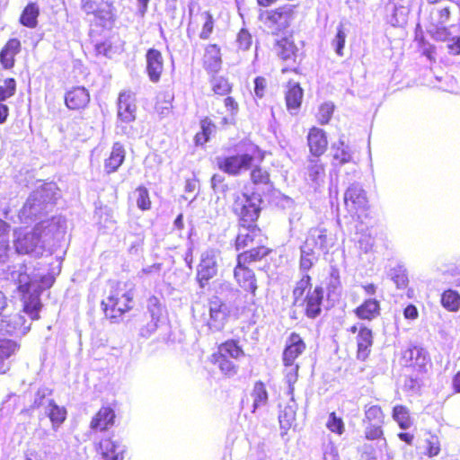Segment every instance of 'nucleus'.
Masks as SVG:
<instances>
[{"mask_svg":"<svg viewBox=\"0 0 460 460\" xmlns=\"http://www.w3.org/2000/svg\"><path fill=\"white\" fill-rule=\"evenodd\" d=\"M324 290L321 286H314L313 278L302 274L296 281L292 290V305L302 309L305 316L315 319L323 312Z\"/></svg>","mask_w":460,"mask_h":460,"instance_id":"obj_1","label":"nucleus"},{"mask_svg":"<svg viewBox=\"0 0 460 460\" xmlns=\"http://www.w3.org/2000/svg\"><path fill=\"white\" fill-rule=\"evenodd\" d=\"M266 156V152L253 143H248L243 148L231 155L217 157V166L223 172L238 176L250 170L254 164H261Z\"/></svg>","mask_w":460,"mask_h":460,"instance_id":"obj_2","label":"nucleus"},{"mask_svg":"<svg viewBox=\"0 0 460 460\" xmlns=\"http://www.w3.org/2000/svg\"><path fill=\"white\" fill-rule=\"evenodd\" d=\"M307 349L305 339L296 332H292L287 337L282 352V363L284 367V377L288 385V394L293 400L295 384L298 380L299 364L296 359L302 356Z\"/></svg>","mask_w":460,"mask_h":460,"instance_id":"obj_3","label":"nucleus"},{"mask_svg":"<svg viewBox=\"0 0 460 460\" xmlns=\"http://www.w3.org/2000/svg\"><path fill=\"white\" fill-rule=\"evenodd\" d=\"M101 306L107 319L119 323L135 306L133 292L127 289L125 284L115 282L111 285L110 294L102 300Z\"/></svg>","mask_w":460,"mask_h":460,"instance_id":"obj_4","label":"nucleus"},{"mask_svg":"<svg viewBox=\"0 0 460 460\" xmlns=\"http://www.w3.org/2000/svg\"><path fill=\"white\" fill-rule=\"evenodd\" d=\"M268 235L258 225L242 226H238L234 246L236 251H242L237 255L258 252L261 255L260 261H262L273 252L268 246Z\"/></svg>","mask_w":460,"mask_h":460,"instance_id":"obj_5","label":"nucleus"},{"mask_svg":"<svg viewBox=\"0 0 460 460\" xmlns=\"http://www.w3.org/2000/svg\"><path fill=\"white\" fill-rule=\"evenodd\" d=\"M244 356L245 351L239 341L228 339L217 345V350L210 355L209 361L225 377L230 378L236 376L239 371L235 361Z\"/></svg>","mask_w":460,"mask_h":460,"instance_id":"obj_6","label":"nucleus"},{"mask_svg":"<svg viewBox=\"0 0 460 460\" xmlns=\"http://www.w3.org/2000/svg\"><path fill=\"white\" fill-rule=\"evenodd\" d=\"M245 255H236V264L233 270L235 282L240 288L246 294L254 297L259 288L256 274L249 267L252 263L260 262V253L251 252Z\"/></svg>","mask_w":460,"mask_h":460,"instance_id":"obj_7","label":"nucleus"},{"mask_svg":"<svg viewBox=\"0 0 460 460\" xmlns=\"http://www.w3.org/2000/svg\"><path fill=\"white\" fill-rule=\"evenodd\" d=\"M42 235L43 229L39 225L30 231L24 228L15 229L13 241L14 251L21 255L34 254L40 257L45 251Z\"/></svg>","mask_w":460,"mask_h":460,"instance_id":"obj_8","label":"nucleus"},{"mask_svg":"<svg viewBox=\"0 0 460 460\" xmlns=\"http://www.w3.org/2000/svg\"><path fill=\"white\" fill-rule=\"evenodd\" d=\"M12 276L16 282L17 290L21 294L22 311L26 313L31 320H38L40 318L39 312L41 308L40 298L41 290L31 291V281L29 274L25 271L13 272Z\"/></svg>","mask_w":460,"mask_h":460,"instance_id":"obj_9","label":"nucleus"},{"mask_svg":"<svg viewBox=\"0 0 460 460\" xmlns=\"http://www.w3.org/2000/svg\"><path fill=\"white\" fill-rule=\"evenodd\" d=\"M296 8V4H285L270 10H264L260 12L259 20L271 29L273 34L279 35L291 25Z\"/></svg>","mask_w":460,"mask_h":460,"instance_id":"obj_10","label":"nucleus"},{"mask_svg":"<svg viewBox=\"0 0 460 460\" xmlns=\"http://www.w3.org/2000/svg\"><path fill=\"white\" fill-rule=\"evenodd\" d=\"M253 194L245 192L237 193L233 201L232 211L237 217L238 226L258 225L261 208L258 199V203L253 202Z\"/></svg>","mask_w":460,"mask_h":460,"instance_id":"obj_11","label":"nucleus"},{"mask_svg":"<svg viewBox=\"0 0 460 460\" xmlns=\"http://www.w3.org/2000/svg\"><path fill=\"white\" fill-rule=\"evenodd\" d=\"M275 49L279 58L288 64L282 68V73L293 72L301 75L300 64L305 54L296 45L292 36H285L275 42Z\"/></svg>","mask_w":460,"mask_h":460,"instance_id":"obj_12","label":"nucleus"},{"mask_svg":"<svg viewBox=\"0 0 460 460\" xmlns=\"http://www.w3.org/2000/svg\"><path fill=\"white\" fill-rule=\"evenodd\" d=\"M365 425L364 437L367 440L385 441L383 426L385 425V414L379 404L366 403L363 407Z\"/></svg>","mask_w":460,"mask_h":460,"instance_id":"obj_13","label":"nucleus"},{"mask_svg":"<svg viewBox=\"0 0 460 460\" xmlns=\"http://www.w3.org/2000/svg\"><path fill=\"white\" fill-rule=\"evenodd\" d=\"M344 204L351 218L363 222L369 217V204L365 190L358 184H351L344 193Z\"/></svg>","mask_w":460,"mask_h":460,"instance_id":"obj_14","label":"nucleus"},{"mask_svg":"<svg viewBox=\"0 0 460 460\" xmlns=\"http://www.w3.org/2000/svg\"><path fill=\"white\" fill-rule=\"evenodd\" d=\"M114 401L111 404H102L92 417L89 428L94 432H106L112 429L116 423V407Z\"/></svg>","mask_w":460,"mask_h":460,"instance_id":"obj_15","label":"nucleus"},{"mask_svg":"<svg viewBox=\"0 0 460 460\" xmlns=\"http://www.w3.org/2000/svg\"><path fill=\"white\" fill-rule=\"evenodd\" d=\"M208 308L207 325L214 332L221 331L229 317L228 307L220 297L214 296L208 300Z\"/></svg>","mask_w":460,"mask_h":460,"instance_id":"obj_16","label":"nucleus"},{"mask_svg":"<svg viewBox=\"0 0 460 460\" xmlns=\"http://www.w3.org/2000/svg\"><path fill=\"white\" fill-rule=\"evenodd\" d=\"M306 146L310 157H321L328 150L329 140L327 132L317 126L310 127L306 134Z\"/></svg>","mask_w":460,"mask_h":460,"instance_id":"obj_17","label":"nucleus"},{"mask_svg":"<svg viewBox=\"0 0 460 460\" xmlns=\"http://www.w3.org/2000/svg\"><path fill=\"white\" fill-rule=\"evenodd\" d=\"M200 63L208 75L217 74L223 66V52L220 45L208 43L204 46Z\"/></svg>","mask_w":460,"mask_h":460,"instance_id":"obj_18","label":"nucleus"},{"mask_svg":"<svg viewBox=\"0 0 460 460\" xmlns=\"http://www.w3.org/2000/svg\"><path fill=\"white\" fill-rule=\"evenodd\" d=\"M404 366L413 372L424 373L428 365H430V358L426 349L420 346H411L402 353Z\"/></svg>","mask_w":460,"mask_h":460,"instance_id":"obj_19","label":"nucleus"},{"mask_svg":"<svg viewBox=\"0 0 460 460\" xmlns=\"http://www.w3.org/2000/svg\"><path fill=\"white\" fill-rule=\"evenodd\" d=\"M349 332L358 333L356 336L357 358L361 361L367 360L370 356L371 348L374 343L372 330L363 324L360 326L354 324L349 327Z\"/></svg>","mask_w":460,"mask_h":460,"instance_id":"obj_20","label":"nucleus"},{"mask_svg":"<svg viewBox=\"0 0 460 460\" xmlns=\"http://www.w3.org/2000/svg\"><path fill=\"white\" fill-rule=\"evenodd\" d=\"M146 72L152 83H158L161 80L164 70V59L160 50L150 48L146 53Z\"/></svg>","mask_w":460,"mask_h":460,"instance_id":"obj_21","label":"nucleus"},{"mask_svg":"<svg viewBox=\"0 0 460 460\" xmlns=\"http://www.w3.org/2000/svg\"><path fill=\"white\" fill-rule=\"evenodd\" d=\"M217 274V263L215 257L211 254L202 256L196 273V281L199 286L204 288Z\"/></svg>","mask_w":460,"mask_h":460,"instance_id":"obj_22","label":"nucleus"},{"mask_svg":"<svg viewBox=\"0 0 460 460\" xmlns=\"http://www.w3.org/2000/svg\"><path fill=\"white\" fill-rule=\"evenodd\" d=\"M137 112L136 99L133 93L125 91L119 93L118 99V118L123 123L135 120Z\"/></svg>","mask_w":460,"mask_h":460,"instance_id":"obj_23","label":"nucleus"},{"mask_svg":"<svg viewBox=\"0 0 460 460\" xmlns=\"http://www.w3.org/2000/svg\"><path fill=\"white\" fill-rule=\"evenodd\" d=\"M89 91L84 86H75L65 94V103L69 110L81 111L90 103Z\"/></svg>","mask_w":460,"mask_h":460,"instance_id":"obj_24","label":"nucleus"},{"mask_svg":"<svg viewBox=\"0 0 460 460\" xmlns=\"http://www.w3.org/2000/svg\"><path fill=\"white\" fill-rule=\"evenodd\" d=\"M96 453L103 460H123L125 449L111 438H102L95 446Z\"/></svg>","mask_w":460,"mask_h":460,"instance_id":"obj_25","label":"nucleus"},{"mask_svg":"<svg viewBox=\"0 0 460 460\" xmlns=\"http://www.w3.org/2000/svg\"><path fill=\"white\" fill-rule=\"evenodd\" d=\"M22 50V43L17 38L9 39L0 49V65L4 70L14 67L15 58Z\"/></svg>","mask_w":460,"mask_h":460,"instance_id":"obj_26","label":"nucleus"},{"mask_svg":"<svg viewBox=\"0 0 460 460\" xmlns=\"http://www.w3.org/2000/svg\"><path fill=\"white\" fill-rule=\"evenodd\" d=\"M353 313L358 319L371 322L381 314L380 301L376 298H367L353 310Z\"/></svg>","mask_w":460,"mask_h":460,"instance_id":"obj_27","label":"nucleus"},{"mask_svg":"<svg viewBox=\"0 0 460 460\" xmlns=\"http://www.w3.org/2000/svg\"><path fill=\"white\" fill-rule=\"evenodd\" d=\"M81 7L86 14L104 19L111 13L112 3L109 0H81Z\"/></svg>","mask_w":460,"mask_h":460,"instance_id":"obj_28","label":"nucleus"},{"mask_svg":"<svg viewBox=\"0 0 460 460\" xmlns=\"http://www.w3.org/2000/svg\"><path fill=\"white\" fill-rule=\"evenodd\" d=\"M126 157V150L123 145L116 142L112 145L109 156L104 160V171L107 174L113 173L122 165Z\"/></svg>","mask_w":460,"mask_h":460,"instance_id":"obj_29","label":"nucleus"},{"mask_svg":"<svg viewBox=\"0 0 460 460\" xmlns=\"http://www.w3.org/2000/svg\"><path fill=\"white\" fill-rule=\"evenodd\" d=\"M304 91L298 83L288 82L285 93L286 106L288 111L301 107Z\"/></svg>","mask_w":460,"mask_h":460,"instance_id":"obj_30","label":"nucleus"},{"mask_svg":"<svg viewBox=\"0 0 460 460\" xmlns=\"http://www.w3.org/2000/svg\"><path fill=\"white\" fill-rule=\"evenodd\" d=\"M40 8L36 3H29L22 11L19 22L30 29H34L38 25Z\"/></svg>","mask_w":460,"mask_h":460,"instance_id":"obj_31","label":"nucleus"},{"mask_svg":"<svg viewBox=\"0 0 460 460\" xmlns=\"http://www.w3.org/2000/svg\"><path fill=\"white\" fill-rule=\"evenodd\" d=\"M209 75L210 88L214 94L225 96L231 93L233 90V84L226 76L217 75V74Z\"/></svg>","mask_w":460,"mask_h":460,"instance_id":"obj_32","label":"nucleus"},{"mask_svg":"<svg viewBox=\"0 0 460 460\" xmlns=\"http://www.w3.org/2000/svg\"><path fill=\"white\" fill-rule=\"evenodd\" d=\"M199 125L200 130L195 134L194 143L196 146H204L210 139L216 125L208 117L201 119Z\"/></svg>","mask_w":460,"mask_h":460,"instance_id":"obj_33","label":"nucleus"},{"mask_svg":"<svg viewBox=\"0 0 460 460\" xmlns=\"http://www.w3.org/2000/svg\"><path fill=\"white\" fill-rule=\"evenodd\" d=\"M250 181L255 186H273L270 172L260 166L259 164H254L250 169Z\"/></svg>","mask_w":460,"mask_h":460,"instance_id":"obj_34","label":"nucleus"},{"mask_svg":"<svg viewBox=\"0 0 460 460\" xmlns=\"http://www.w3.org/2000/svg\"><path fill=\"white\" fill-rule=\"evenodd\" d=\"M392 417L402 429H406L412 425L410 410L405 405H394L392 409Z\"/></svg>","mask_w":460,"mask_h":460,"instance_id":"obj_35","label":"nucleus"},{"mask_svg":"<svg viewBox=\"0 0 460 460\" xmlns=\"http://www.w3.org/2000/svg\"><path fill=\"white\" fill-rule=\"evenodd\" d=\"M66 410L63 406L58 405L54 401L49 403L48 417L52 424V428L57 429L66 419Z\"/></svg>","mask_w":460,"mask_h":460,"instance_id":"obj_36","label":"nucleus"},{"mask_svg":"<svg viewBox=\"0 0 460 460\" xmlns=\"http://www.w3.org/2000/svg\"><path fill=\"white\" fill-rule=\"evenodd\" d=\"M251 395L253 399L252 411L254 412L257 408L265 405L268 402L269 395L265 384L261 380L256 381L253 385Z\"/></svg>","mask_w":460,"mask_h":460,"instance_id":"obj_37","label":"nucleus"},{"mask_svg":"<svg viewBox=\"0 0 460 460\" xmlns=\"http://www.w3.org/2000/svg\"><path fill=\"white\" fill-rule=\"evenodd\" d=\"M19 344L9 339H0V374L5 372L4 361L18 349Z\"/></svg>","mask_w":460,"mask_h":460,"instance_id":"obj_38","label":"nucleus"},{"mask_svg":"<svg viewBox=\"0 0 460 460\" xmlns=\"http://www.w3.org/2000/svg\"><path fill=\"white\" fill-rule=\"evenodd\" d=\"M199 18L202 22L201 29L199 34V39L207 40L211 37L214 31L215 21L213 15L209 11H205L199 13Z\"/></svg>","mask_w":460,"mask_h":460,"instance_id":"obj_39","label":"nucleus"},{"mask_svg":"<svg viewBox=\"0 0 460 460\" xmlns=\"http://www.w3.org/2000/svg\"><path fill=\"white\" fill-rule=\"evenodd\" d=\"M442 305L450 312H456L460 308V294L453 289H447L441 295Z\"/></svg>","mask_w":460,"mask_h":460,"instance_id":"obj_40","label":"nucleus"},{"mask_svg":"<svg viewBox=\"0 0 460 460\" xmlns=\"http://www.w3.org/2000/svg\"><path fill=\"white\" fill-rule=\"evenodd\" d=\"M335 111V105L326 102L319 105L315 113V119L320 125H327L331 121Z\"/></svg>","mask_w":460,"mask_h":460,"instance_id":"obj_41","label":"nucleus"},{"mask_svg":"<svg viewBox=\"0 0 460 460\" xmlns=\"http://www.w3.org/2000/svg\"><path fill=\"white\" fill-rule=\"evenodd\" d=\"M17 89V84L14 78L8 77L3 80L0 84V102H4L14 96Z\"/></svg>","mask_w":460,"mask_h":460,"instance_id":"obj_42","label":"nucleus"},{"mask_svg":"<svg viewBox=\"0 0 460 460\" xmlns=\"http://www.w3.org/2000/svg\"><path fill=\"white\" fill-rule=\"evenodd\" d=\"M136 192L137 193V208L142 211L149 210L151 208L152 202L149 197L148 190L145 186L140 185L136 189Z\"/></svg>","mask_w":460,"mask_h":460,"instance_id":"obj_43","label":"nucleus"},{"mask_svg":"<svg viewBox=\"0 0 460 460\" xmlns=\"http://www.w3.org/2000/svg\"><path fill=\"white\" fill-rule=\"evenodd\" d=\"M441 451L439 438L432 434L425 440V454L429 457L437 456Z\"/></svg>","mask_w":460,"mask_h":460,"instance_id":"obj_44","label":"nucleus"},{"mask_svg":"<svg viewBox=\"0 0 460 460\" xmlns=\"http://www.w3.org/2000/svg\"><path fill=\"white\" fill-rule=\"evenodd\" d=\"M326 427L331 432L338 435H341L345 429L342 419L338 417L335 411H332L329 414Z\"/></svg>","mask_w":460,"mask_h":460,"instance_id":"obj_45","label":"nucleus"},{"mask_svg":"<svg viewBox=\"0 0 460 460\" xmlns=\"http://www.w3.org/2000/svg\"><path fill=\"white\" fill-rule=\"evenodd\" d=\"M252 43V38L249 31L245 28H242L237 33L236 45L239 50H248Z\"/></svg>","mask_w":460,"mask_h":460,"instance_id":"obj_46","label":"nucleus"},{"mask_svg":"<svg viewBox=\"0 0 460 460\" xmlns=\"http://www.w3.org/2000/svg\"><path fill=\"white\" fill-rule=\"evenodd\" d=\"M279 420L281 428L285 429H289L296 420V411L291 407H286L280 411Z\"/></svg>","mask_w":460,"mask_h":460,"instance_id":"obj_47","label":"nucleus"},{"mask_svg":"<svg viewBox=\"0 0 460 460\" xmlns=\"http://www.w3.org/2000/svg\"><path fill=\"white\" fill-rule=\"evenodd\" d=\"M341 146H338L333 154V159L335 161V164L337 165H342L344 164L349 163L352 159L349 150L343 146L342 142H341Z\"/></svg>","mask_w":460,"mask_h":460,"instance_id":"obj_48","label":"nucleus"},{"mask_svg":"<svg viewBox=\"0 0 460 460\" xmlns=\"http://www.w3.org/2000/svg\"><path fill=\"white\" fill-rule=\"evenodd\" d=\"M311 238L314 242V246L319 247L320 249L326 248L328 246L327 243V230L315 228L313 230L311 234Z\"/></svg>","mask_w":460,"mask_h":460,"instance_id":"obj_49","label":"nucleus"},{"mask_svg":"<svg viewBox=\"0 0 460 460\" xmlns=\"http://www.w3.org/2000/svg\"><path fill=\"white\" fill-rule=\"evenodd\" d=\"M430 36L437 41H447L450 40V31L447 26H435L429 31Z\"/></svg>","mask_w":460,"mask_h":460,"instance_id":"obj_50","label":"nucleus"},{"mask_svg":"<svg viewBox=\"0 0 460 460\" xmlns=\"http://www.w3.org/2000/svg\"><path fill=\"white\" fill-rule=\"evenodd\" d=\"M392 279L398 288H405L409 283L406 271L401 268L394 270Z\"/></svg>","mask_w":460,"mask_h":460,"instance_id":"obj_51","label":"nucleus"},{"mask_svg":"<svg viewBox=\"0 0 460 460\" xmlns=\"http://www.w3.org/2000/svg\"><path fill=\"white\" fill-rule=\"evenodd\" d=\"M267 79L264 76H257L254 79V95L261 99L265 96L267 92Z\"/></svg>","mask_w":460,"mask_h":460,"instance_id":"obj_52","label":"nucleus"},{"mask_svg":"<svg viewBox=\"0 0 460 460\" xmlns=\"http://www.w3.org/2000/svg\"><path fill=\"white\" fill-rule=\"evenodd\" d=\"M345 40H346V33L344 31L343 27L341 25L337 29V33H336V37H335V40H334L335 50H336V53L339 56H342L343 55V49H344V45H345Z\"/></svg>","mask_w":460,"mask_h":460,"instance_id":"obj_53","label":"nucleus"},{"mask_svg":"<svg viewBox=\"0 0 460 460\" xmlns=\"http://www.w3.org/2000/svg\"><path fill=\"white\" fill-rule=\"evenodd\" d=\"M225 96L226 98L224 99V106L231 116H235L239 111V104L237 101L229 94Z\"/></svg>","mask_w":460,"mask_h":460,"instance_id":"obj_54","label":"nucleus"},{"mask_svg":"<svg viewBox=\"0 0 460 460\" xmlns=\"http://www.w3.org/2000/svg\"><path fill=\"white\" fill-rule=\"evenodd\" d=\"M358 452L360 454L362 458L366 460H376V450L371 445H364L358 448Z\"/></svg>","mask_w":460,"mask_h":460,"instance_id":"obj_55","label":"nucleus"},{"mask_svg":"<svg viewBox=\"0 0 460 460\" xmlns=\"http://www.w3.org/2000/svg\"><path fill=\"white\" fill-rule=\"evenodd\" d=\"M314 266L313 260L309 257L308 254H301L299 259V269L303 271V274L307 273L309 270H311Z\"/></svg>","mask_w":460,"mask_h":460,"instance_id":"obj_56","label":"nucleus"},{"mask_svg":"<svg viewBox=\"0 0 460 460\" xmlns=\"http://www.w3.org/2000/svg\"><path fill=\"white\" fill-rule=\"evenodd\" d=\"M403 316L407 320H411V321L416 320L419 317L418 308L414 305L409 304L403 309Z\"/></svg>","mask_w":460,"mask_h":460,"instance_id":"obj_57","label":"nucleus"},{"mask_svg":"<svg viewBox=\"0 0 460 460\" xmlns=\"http://www.w3.org/2000/svg\"><path fill=\"white\" fill-rule=\"evenodd\" d=\"M17 320L19 322H21L22 320V316H19V315H16L14 316V319L13 320H2V322H5L7 324H6V328H5V332L7 333H13L16 332V330L19 328V323L17 322Z\"/></svg>","mask_w":460,"mask_h":460,"instance_id":"obj_58","label":"nucleus"},{"mask_svg":"<svg viewBox=\"0 0 460 460\" xmlns=\"http://www.w3.org/2000/svg\"><path fill=\"white\" fill-rule=\"evenodd\" d=\"M447 49L452 55H460V36L450 39V42L447 44Z\"/></svg>","mask_w":460,"mask_h":460,"instance_id":"obj_59","label":"nucleus"},{"mask_svg":"<svg viewBox=\"0 0 460 460\" xmlns=\"http://www.w3.org/2000/svg\"><path fill=\"white\" fill-rule=\"evenodd\" d=\"M224 181H225V178L223 176H221L219 174H214L210 180L211 188L214 190H223L224 187H226V185L224 184Z\"/></svg>","mask_w":460,"mask_h":460,"instance_id":"obj_60","label":"nucleus"},{"mask_svg":"<svg viewBox=\"0 0 460 460\" xmlns=\"http://www.w3.org/2000/svg\"><path fill=\"white\" fill-rule=\"evenodd\" d=\"M95 49L97 54L107 56L111 50V45L107 42H101L96 44Z\"/></svg>","mask_w":460,"mask_h":460,"instance_id":"obj_61","label":"nucleus"},{"mask_svg":"<svg viewBox=\"0 0 460 460\" xmlns=\"http://www.w3.org/2000/svg\"><path fill=\"white\" fill-rule=\"evenodd\" d=\"M9 305V300L7 296L0 290V317L3 316L4 312L7 309Z\"/></svg>","mask_w":460,"mask_h":460,"instance_id":"obj_62","label":"nucleus"},{"mask_svg":"<svg viewBox=\"0 0 460 460\" xmlns=\"http://www.w3.org/2000/svg\"><path fill=\"white\" fill-rule=\"evenodd\" d=\"M2 102H0V124L4 123L9 115V108Z\"/></svg>","mask_w":460,"mask_h":460,"instance_id":"obj_63","label":"nucleus"},{"mask_svg":"<svg viewBox=\"0 0 460 460\" xmlns=\"http://www.w3.org/2000/svg\"><path fill=\"white\" fill-rule=\"evenodd\" d=\"M452 388L455 393L460 394V371L456 372L452 378Z\"/></svg>","mask_w":460,"mask_h":460,"instance_id":"obj_64","label":"nucleus"}]
</instances>
